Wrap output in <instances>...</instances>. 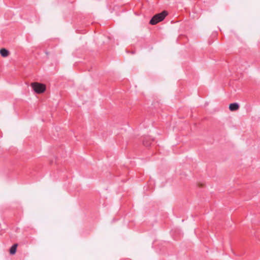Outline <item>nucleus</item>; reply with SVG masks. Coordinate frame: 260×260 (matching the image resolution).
I'll return each instance as SVG.
<instances>
[{"label": "nucleus", "mask_w": 260, "mask_h": 260, "mask_svg": "<svg viewBox=\"0 0 260 260\" xmlns=\"http://www.w3.org/2000/svg\"><path fill=\"white\" fill-rule=\"evenodd\" d=\"M168 13L166 11L155 15L150 20L149 23L151 25H155L159 22L162 21L168 15Z\"/></svg>", "instance_id": "1"}, {"label": "nucleus", "mask_w": 260, "mask_h": 260, "mask_svg": "<svg viewBox=\"0 0 260 260\" xmlns=\"http://www.w3.org/2000/svg\"><path fill=\"white\" fill-rule=\"evenodd\" d=\"M31 86L34 91L37 93L44 92L46 90L45 85L38 82H34L31 84Z\"/></svg>", "instance_id": "2"}, {"label": "nucleus", "mask_w": 260, "mask_h": 260, "mask_svg": "<svg viewBox=\"0 0 260 260\" xmlns=\"http://www.w3.org/2000/svg\"><path fill=\"white\" fill-rule=\"evenodd\" d=\"M239 109V105L237 103H232L229 105V109L231 111H237Z\"/></svg>", "instance_id": "3"}, {"label": "nucleus", "mask_w": 260, "mask_h": 260, "mask_svg": "<svg viewBox=\"0 0 260 260\" xmlns=\"http://www.w3.org/2000/svg\"><path fill=\"white\" fill-rule=\"evenodd\" d=\"M0 54L2 56L6 57L9 55V52L8 50L5 48H2L0 50Z\"/></svg>", "instance_id": "4"}, {"label": "nucleus", "mask_w": 260, "mask_h": 260, "mask_svg": "<svg viewBox=\"0 0 260 260\" xmlns=\"http://www.w3.org/2000/svg\"><path fill=\"white\" fill-rule=\"evenodd\" d=\"M17 246V244H15L11 247L10 249V253L11 254H14L16 253Z\"/></svg>", "instance_id": "5"}, {"label": "nucleus", "mask_w": 260, "mask_h": 260, "mask_svg": "<svg viewBox=\"0 0 260 260\" xmlns=\"http://www.w3.org/2000/svg\"><path fill=\"white\" fill-rule=\"evenodd\" d=\"M197 185L199 187H203L204 186V184L203 183H201V182H198L197 183Z\"/></svg>", "instance_id": "6"}, {"label": "nucleus", "mask_w": 260, "mask_h": 260, "mask_svg": "<svg viewBox=\"0 0 260 260\" xmlns=\"http://www.w3.org/2000/svg\"><path fill=\"white\" fill-rule=\"evenodd\" d=\"M143 144L146 146H148L149 145V144L146 143L145 141L143 142Z\"/></svg>", "instance_id": "7"}]
</instances>
